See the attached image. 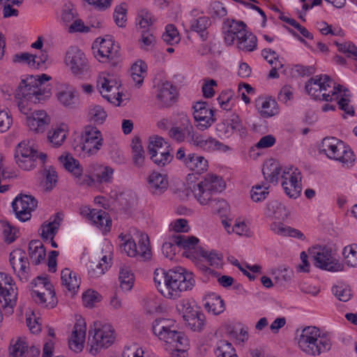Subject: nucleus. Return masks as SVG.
Segmentation results:
<instances>
[{
  "label": "nucleus",
  "mask_w": 357,
  "mask_h": 357,
  "mask_svg": "<svg viewBox=\"0 0 357 357\" xmlns=\"http://www.w3.org/2000/svg\"><path fill=\"white\" fill-rule=\"evenodd\" d=\"M305 90L314 100L331 102L322 107L324 112L333 111L336 107L347 114L353 116L354 108L349 105L350 91L335 82L327 75H318L311 77L305 84Z\"/></svg>",
  "instance_id": "obj_1"
},
{
  "label": "nucleus",
  "mask_w": 357,
  "mask_h": 357,
  "mask_svg": "<svg viewBox=\"0 0 357 357\" xmlns=\"http://www.w3.org/2000/svg\"><path fill=\"white\" fill-rule=\"evenodd\" d=\"M51 77L46 75H31L22 79L16 91L20 99L17 102L22 114L28 115L31 110V102L43 100L51 96V86L45 84Z\"/></svg>",
  "instance_id": "obj_2"
},
{
  "label": "nucleus",
  "mask_w": 357,
  "mask_h": 357,
  "mask_svg": "<svg viewBox=\"0 0 357 357\" xmlns=\"http://www.w3.org/2000/svg\"><path fill=\"white\" fill-rule=\"evenodd\" d=\"M295 340L300 350L308 356H319L331 347L330 335L316 326H308L297 330Z\"/></svg>",
  "instance_id": "obj_3"
},
{
  "label": "nucleus",
  "mask_w": 357,
  "mask_h": 357,
  "mask_svg": "<svg viewBox=\"0 0 357 357\" xmlns=\"http://www.w3.org/2000/svg\"><path fill=\"white\" fill-rule=\"evenodd\" d=\"M153 334L162 342L167 348L172 351L185 354L190 347L189 340L185 334L177 331L173 320L157 319L153 322Z\"/></svg>",
  "instance_id": "obj_4"
},
{
  "label": "nucleus",
  "mask_w": 357,
  "mask_h": 357,
  "mask_svg": "<svg viewBox=\"0 0 357 357\" xmlns=\"http://www.w3.org/2000/svg\"><path fill=\"white\" fill-rule=\"evenodd\" d=\"M195 283L193 274L182 266H176L167 271L165 291L162 295L170 299H176L182 291L192 289Z\"/></svg>",
  "instance_id": "obj_5"
},
{
  "label": "nucleus",
  "mask_w": 357,
  "mask_h": 357,
  "mask_svg": "<svg viewBox=\"0 0 357 357\" xmlns=\"http://www.w3.org/2000/svg\"><path fill=\"white\" fill-rule=\"evenodd\" d=\"M89 352L96 355L102 348H108L114 342V330L112 326L101 321H96L89 330Z\"/></svg>",
  "instance_id": "obj_6"
},
{
  "label": "nucleus",
  "mask_w": 357,
  "mask_h": 357,
  "mask_svg": "<svg viewBox=\"0 0 357 357\" xmlns=\"http://www.w3.org/2000/svg\"><path fill=\"white\" fill-rule=\"evenodd\" d=\"M190 188L197 202L202 205H206L213 199L215 193L225 188V183L220 176L208 174Z\"/></svg>",
  "instance_id": "obj_7"
},
{
  "label": "nucleus",
  "mask_w": 357,
  "mask_h": 357,
  "mask_svg": "<svg viewBox=\"0 0 357 357\" xmlns=\"http://www.w3.org/2000/svg\"><path fill=\"white\" fill-rule=\"evenodd\" d=\"M311 255L314 266L321 270L335 273L342 271L344 268L335 250L330 247H314Z\"/></svg>",
  "instance_id": "obj_8"
},
{
  "label": "nucleus",
  "mask_w": 357,
  "mask_h": 357,
  "mask_svg": "<svg viewBox=\"0 0 357 357\" xmlns=\"http://www.w3.org/2000/svg\"><path fill=\"white\" fill-rule=\"evenodd\" d=\"M120 87L121 82L117 75L107 72H102L99 74L97 88L102 96L114 105H120L122 101Z\"/></svg>",
  "instance_id": "obj_9"
},
{
  "label": "nucleus",
  "mask_w": 357,
  "mask_h": 357,
  "mask_svg": "<svg viewBox=\"0 0 357 357\" xmlns=\"http://www.w3.org/2000/svg\"><path fill=\"white\" fill-rule=\"evenodd\" d=\"M321 151L328 158L338 160L347 166L354 162V155L351 149L336 137H326L322 140Z\"/></svg>",
  "instance_id": "obj_10"
},
{
  "label": "nucleus",
  "mask_w": 357,
  "mask_h": 357,
  "mask_svg": "<svg viewBox=\"0 0 357 357\" xmlns=\"http://www.w3.org/2000/svg\"><path fill=\"white\" fill-rule=\"evenodd\" d=\"M47 155L43 153H38L33 147V142L22 141L18 144L15 151V159L20 168L29 171L36 165L37 160L44 163Z\"/></svg>",
  "instance_id": "obj_11"
},
{
  "label": "nucleus",
  "mask_w": 357,
  "mask_h": 357,
  "mask_svg": "<svg viewBox=\"0 0 357 357\" xmlns=\"http://www.w3.org/2000/svg\"><path fill=\"white\" fill-rule=\"evenodd\" d=\"M31 285V296L36 303L52 308L57 303V298L52 284L47 276H38Z\"/></svg>",
  "instance_id": "obj_12"
},
{
  "label": "nucleus",
  "mask_w": 357,
  "mask_h": 357,
  "mask_svg": "<svg viewBox=\"0 0 357 357\" xmlns=\"http://www.w3.org/2000/svg\"><path fill=\"white\" fill-rule=\"evenodd\" d=\"M121 248L128 257L146 260L151 258V251L147 236H142L137 245L130 234H121Z\"/></svg>",
  "instance_id": "obj_13"
},
{
  "label": "nucleus",
  "mask_w": 357,
  "mask_h": 357,
  "mask_svg": "<svg viewBox=\"0 0 357 357\" xmlns=\"http://www.w3.org/2000/svg\"><path fill=\"white\" fill-rule=\"evenodd\" d=\"M281 186L287 197L294 199L298 198L302 192V174L299 169L292 165L284 167Z\"/></svg>",
  "instance_id": "obj_14"
},
{
  "label": "nucleus",
  "mask_w": 357,
  "mask_h": 357,
  "mask_svg": "<svg viewBox=\"0 0 357 357\" xmlns=\"http://www.w3.org/2000/svg\"><path fill=\"white\" fill-rule=\"evenodd\" d=\"M114 248L109 243H105L96 261L90 260L87 264L88 274L91 278L103 275L112 265Z\"/></svg>",
  "instance_id": "obj_15"
},
{
  "label": "nucleus",
  "mask_w": 357,
  "mask_h": 357,
  "mask_svg": "<svg viewBox=\"0 0 357 357\" xmlns=\"http://www.w3.org/2000/svg\"><path fill=\"white\" fill-rule=\"evenodd\" d=\"M17 287L13 278L5 273H0V303L8 313L11 314L16 305Z\"/></svg>",
  "instance_id": "obj_16"
},
{
  "label": "nucleus",
  "mask_w": 357,
  "mask_h": 357,
  "mask_svg": "<svg viewBox=\"0 0 357 357\" xmlns=\"http://www.w3.org/2000/svg\"><path fill=\"white\" fill-rule=\"evenodd\" d=\"M81 149L88 155L96 154L103 144L101 132L95 126H86L81 135Z\"/></svg>",
  "instance_id": "obj_17"
},
{
  "label": "nucleus",
  "mask_w": 357,
  "mask_h": 357,
  "mask_svg": "<svg viewBox=\"0 0 357 357\" xmlns=\"http://www.w3.org/2000/svg\"><path fill=\"white\" fill-rule=\"evenodd\" d=\"M43 36H38L37 40L31 45L32 48L40 50L38 54L26 52L21 53L15 56L14 61L26 63L29 67L36 69L45 68L48 56L47 52L43 50Z\"/></svg>",
  "instance_id": "obj_18"
},
{
  "label": "nucleus",
  "mask_w": 357,
  "mask_h": 357,
  "mask_svg": "<svg viewBox=\"0 0 357 357\" xmlns=\"http://www.w3.org/2000/svg\"><path fill=\"white\" fill-rule=\"evenodd\" d=\"M189 144L195 146L199 150L208 153L215 151L226 153L230 150L229 146L224 144L215 138L201 134L196 131L190 135Z\"/></svg>",
  "instance_id": "obj_19"
},
{
  "label": "nucleus",
  "mask_w": 357,
  "mask_h": 357,
  "mask_svg": "<svg viewBox=\"0 0 357 357\" xmlns=\"http://www.w3.org/2000/svg\"><path fill=\"white\" fill-rule=\"evenodd\" d=\"M92 49L95 57L100 62L105 63L117 56L119 47L109 36H107L97 38L93 43Z\"/></svg>",
  "instance_id": "obj_20"
},
{
  "label": "nucleus",
  "mask_w": 357,
  "mask_h": 357,
  "mask_svg": "<svg viewBox=\"0 0 357 357\" xmlns=\"http://www.w3.org/2000/svg\"><path fill=\"white\" fill-rule=\"evenodd\" d=\"M64 63L73 75H79L87 68L88 61L81 50L76 46H71L65 54Z\"/></svg>",
  "instance_id": "obj_21"
},
{
  "label": "nucleus",
  "mask_w": 357,
  "mask_h": 357,
  "mask_svg": "<svg viewBox=\"0 0 357 357\" xmlns=\"http://www.w3.org/2000/svg\"><path fill=\"white\" fill-rule=\"evenodd\" d=\"M37 204V200L31 195H19L13 201L12 207L16 218L21 222H26L30 220Z\"/></svg>",
  "instance_id": "obj_22"
},
{
  "label": "nucleus",
  "mask_w": 357,
  "mask_h": 357,
  "mask_svg": "<svg viewBox=\"0 0 357 357\" xmlns=\"http://www.w3.org/2000/svg\"><path fill=\"white\" fill-rule=\"evenodd\" d=\"M247 29V25L243 21L233 19H226L222 24V35L224 41L227 46L233 45L235 41L242 38V34Z\"/></svg>",
  "instance_id": "obj_23"
},
{
  "label": "nucleus",
  "mask_w": 357,
  "mask_h": 357,
  "mask_svg": "<svg viewBox=\"0 0 357 357\" xmlns=\"http://www.w3.org/2000/svg\"><path fill=\"white\" fill-rule=\"evenodd\" d=\"M176 158L182 160L188 169L196 174H202L206 172L208 167V160L204 157L193 153L185 155L183 148L178 149Z\"/></svg>",
  "instance_id": "obj_24"
},
{
  "label": "nucleus",
  "mask_w": 357,
  "mask_h": 357,
  "mask_svg": "<svg viewBox=\"0 0 357 357\" xmlns=\"http://www.w3.org/2000/svg\"><path fill=\"white\" fill-rule=\"evenodd\" d=\"M193 116L201 130L209 128L215 121L213 110L206 102H197L193 106Z\"/></svg>",
  "instance_id": "obj_25"
},
{
  "label": "nucleus",
  "mask_w": 357,
  "mask_h": 357,
  "mask_svg": "<svg viewBox=\"0 0 357 357\" xmlns=\"http://www.w3.org/2000/svg\"><path fill=\"white\" fill-rule=\"evenodd\" d=\"M81 213L86 215L91 223L99 228L104 234L110 231L112 219L107 212L102 210L91 209L90 208L84 207L82 209Z\"/></svg>",
  "instance_id": "obj_26"
},
{
  "label": "nucleus",
  "mask_w": 357,
  "mask_h": 357,
  "mask_svg": "<svg viewBox=\"0 0 357 357\" xmlns=\"http://www.w3.org/2000/svg\"><path fill=\"white\" fill-rule=\"evenodd\" d=\"M86 334V324L83 318L77 319L68 338V347L75 353L81 352L84 347Z\"/></svg>",
  "instance_id": "obj_27"
},
{
  "label": "nucleus",
  "mask_w": 357,
  "mask_h": 357,
  "mask_svg": "<svg viewBox=\"0 0 357 357\" xmlns=\"http://www.w3.org/2000/svg\"><path fill=\"white\" fill-rule=\"evenodd\" d=\"M10 264L13 271L21 281H27L29 272V262L26 254L21 250H14L10 254Z\"/></svg>",
  "instance_id": "obj_28"
},
{
  "label": "nucleus",
  "mask_w": 357,
  "mask_h": 357,
  "mask_svg": "<svg viewBox=\"0 0 357 357\" xmlns=\"http://www.w3.org/2000/svg\"><path fill=\"white\" fill-rule=\"evenodd\" d=\"M243 128L238 116L231 114L216 126V131L220 137L227 138L234 132H239Z\"/></svg>",
  "instance_id": "obj_29"
},
{
  "label": "nucleus",
  "mask_w": 357,
  "mask_h": 357,
  "mask_svg": "<svg viewBox=\"0 0 357 357\" xmlns=\"http://www.w3.org/2000/svg\"><path fill=\"white\" fill-rule=\"evenodd\" d=\"M177 96L176 87L169 82H163L158 86L156 98L161 106H172L176 102Z\"/></svg>",
  "instance_id": "obj_30"
},
{
  "label": "nucleus",
  "mask_w": 357,
  "mask_h": 357,
  "mask_svg": "<svg viewBox=\"0 0 357 357\" xmlns=\"http://www.w3.org/2000/svg\"><path fill=\"white\" fill-rule=\"evenodd\" d=\"M180 120L181 126L172 127L169 130V136L178 142L186 140L189 143L190 135L195 133L193 127L185 114H181Z\"/></svg>",
  "instance_id": "obj_31"
},
{
  "label": "nucleus",
  "mask_w": 357,
  "mask_h": 357,
  "mask_svg": "<svg viewBox=\"0 0 357 357\" xmlns=\"http://www.w3.org/2000/svg\"><path fill=\"white\" fill-rule=\"evenodd\" d=\"M196 10L192 12L194 17L190 22V28L199 35L202 41H206L208 36V29L211 25V20L208 16L203 14L196 16Z\"/></svg>",
  "instance_id": "obj_32"
},
{
  "label": "nucleus",
  "mask_w": 357,
  "mask_h": 357,
  "mask_svg": "<svg viewBox=\"0 0 357 357\" xmlns=\"http://www.w3.org/2000/svg\"><path fill=\"white\" fill-rule=\"evenodd\" d=\"M9 350V357H39L40 353L39 348L29 347L26 342L21 338L12 343Z\"/></svg>",
  "instance_id": "obj_33"
},
{
  "label": "nucleus",
  "mask_w": 357,
  "mask_h": 357,
  "mask_svg": "<svg viewBox=\"0 0 357 357\" xmlns=\"http://www.w3.org/2000/svg\"><path fill=\"white\" fill-rule=\"evenodd\" d=\"M146 181L147 188L153 195L162 194L169 185L167 175L155 171L149 175Z\"/></svg>",
  "instance_id": "obj_34"
},
{
  "label": "nucleus",
  "mask_w": 357,
  "mask_h": 357,
  "mask_svg": "<svg viewBox=\"0 0 357 357\" xmlns=\"http://www.w3.org/2000/svg\"><path fill=\"white\" fill-rule=\"evenodd\" d=\"M256 107L260 115L264 118L272 117L280 112L277 101L270 96L259 97L256 101Z\"/></svg>",
  "instance_id": "obj_35"
},
{
  "label": "nucleus",
  "mask_w": 357,
  "mask_h": 357,
  "mask_svg": "<svg viewBox=\"0 0 357 357\" xmlns=\"http://www.w3.org/2000/svg\"><path fill=\"white\" fill-rule=\"evenodd\" d=\"M50 123V118L44 110H36L26 118L29 129L37 132H43Z\"/></svg>",
  "instance_id": "obj_36"
},
{
  "label": "nucleus",
  "mask_w": 357,
  "mask_h": 357,
  "mask_svg": "<svg viewBox=\"0 0 357 357\" xmlns=\"http://www.w3.org/2000/svg\"><path fill=\"white\" fill-rule=\"evenodd\" d=\"M282 169L278 160L271 158L264 163L262 173L267 182L277 184L279 179H281Z\"/></svg>",
  "instance_id": "obj_37"
},
{
  "label": "nucleus",
  "mask_w": 357,
  "mask_h": 357,
  "mask_svg": "<svg viewBox=\"0 0 357 357\" xmlns=\"http://www.w3.org/2000/svg\"><path fill=\"white\" fill-rule=\"evenodd\" d=\"M89 173L93 174L98 184H109L113 181L114 169L110 166L92 164Z\"/></svg>",
  "instance_id": "obj_38"
},
{
  "label": "nucleus",
  "mask_w": 357,
  "mask_h": 357,
  "mask_svg": "<svg viewBox=\"0 0 357 357\" xmlns=\"http://www.w3.org/2000/svg\"><path fill=\"white\" fill-rule=\"evenodd\" d=\"M68 133V126L64 123L53 126L47 132V139L54 147L60 146L66 140Z\"/></svg>",
  "instance_id": "obj_39"
},
{
  "label": "nucleus",
  "mask_w": 357,
  "mask_h": 357,
  "mask_svg": "<svg viewBox=\"0 0 357 357\" xmlns=\"http://www.w3.org/2000/svg\"><path fill=\"white\" fill-rule=\"evenodd\" d=\"M204 302L206 310L214 315L220 314L225 309L224 301L220 296L215 293L208 294L205 296Z\"/></svg>",
  "instance_id": "obj_40"
},
{
  "label": "nucleus",
  "mask_w": 357,
  "mask_h": 357,
  "mask_svg": "<svg viewBox=\"0 0 357 357\" xmlns=\"http://www.w3.org/2000/svg\"><path fill=\"white\" fill-rule=\"evenodd\" d=\"M176 242L179 248L185 250V254L188 258H195L194 252L197 249L199 239L195 236H189L181 234H176Z\"/></svg>",
  "instance_id": "obj_41"
},
{
  "label": "nucleus",
  "mask_w": 357,
  "mask_h": 357,
  "mask_svg": "<svg viewBox=\"0 0 357 357\" xmlns=\"http://www.w3.org/2000/svg\"><path fill=\"white\" fill-rule=\"evenodd\" d=\"M242 36V38H239L236 41L238 50L245 52H251L257 50V38L254 33L246 29Z\"/></svg>",
  "instance_id": "obj_42"
},
{
  "label": "nucleus",
  "mask_w": 357,
  "mask_h": 357,
  "mask_svg": "<svg viewBox=\"0 0 357 357\" xmlns=\"http://www.w3.org/2000/svg\"><path fill=\"white\" fill-rule=\"evenodd\" d=\"M59 161L65 169L70 172L75 178L80 179L82 174V167L79 161L74 158L69 153L61 155L59 157Z\"/></svg>",
  "instance_id": "obj_43"
},
{
  "label": "nucleus",
  "mask_w": 357,
  "mask_h": 357,
  "mask_svg": "<svg viewBox=\"0 0 357 357\" xmlns=\"http://www.w3.org/2000/svg\"><path fill=\"white\" fill-rule=\"evenodd\" d=\"M62 220L61 215L57 213L53 220L48 222H44L40 227V235L43 241L50 238H54L57 233L61 222Z\"/></svg>",
  "instance_id": "obj_44"
},
{
  "label": "nucleus",
  "mask_w": 357,
  "mask_h": 357,
  "mask_svg": "<svg viewBox=\"0 0 357 357\" xmlns=\"http://www.w3.org/2000/svg\"><path fill=\"white\" fill-rule=\"evenodd\" d=\"M61 279L62 284L70 291H75L80 284L79 275L69 268H64L61 271Z\"/></svg>",
  "instance_id": "obj_45"
},
{
  "label": "nucleus",
  "mask_w": 357,
  "mask_h": 357,
  "mask_svg": "<svg viewBox=\"0 0 357 357\" xmlns=\"http://www.w3.org/2000/svg\"><path fill=\"white\" fill-rule=\"evenodd\" d=\"M130 74L135 85L140 86L143 84L144 79L147 75L146 63L142 60H137L131 66Z\"/></svg>",
  "instance_id": "obj_46"
},
{
  "label": "nucleus",
  "mask_w": 357,
  "mask_h": 357,
  "mask_svg": "<svg viewBox=\"0 0 357 357\" xmlns=\"http://www.w3.org/2000/svg\"><path fill=\"white\" fill-rule=\"evenodd\" d=\"M120 287L123 291H130L135 283V275L128 267L121 268L119 275Z\"/></svg>",
  "instance_id": "obj_47"
},
{
  "label": "nucleus",
  "mask_w": 357,
  "mask_h": 357,
  "mask_svg": "<svg viewBox=\"0 0 357 357\" xmlns=\"http://www.w3.org/2000/svg\"><path fill=\"white\" fill-rule=\"evenodd\" d=\"M177 310L182 315L184 320L199 312V308L193 301L188 299H183L177 305Z\"/></svg>",
  "instance_id": "obj_48"
},
{
  "label": "nucleus",
  "mask_w": 357,
  "mask_h": 357,
  "mask_svg": "<svg viewBox=\"0 0 357 357\" xmlns=\"http://www.w3.org/2000/svg\"><path fill=\"white\" fill-rule=\"evenodd\" d=\"M31 259L35 264H39L45 257V250L39 241H31L29 245Z\"/></svg>",
  "instance_id": "obj_49"
},
{
  "label": "nucleus",
  "mask_w": 357,
  "mask_h": 357,
  "mask_svg": "<svg viewBox=\"0 0 357 357\" xmlns=\"http://www.w3.org/2000/svg\"><path fill=\"white\" fill-rule=\"evenodd\" d=\"M217 357H238L232 344L227 340H219L215 349Z\"/></svg>",
  "instance_id": "obj_50"
},
{
  "label": "nucleus",
  "mask_w": 357,
  "mask_h": 357,
  "mask_svg": "<svg viewBox=\"0 0 357 357\" xmlns=\"http://www.w3.org/2000/svg\"><path fill=\"white\" fill-rule=\"evenodd\" d=\"M162 40L168 45H173L179 43L181 38L176 27L169 24L166 25L165 32L162 34Z\"/></svg>",
  "instance_id": "obj_51"
},
{
  "label": "nucleus",
  "mask_w": 357,
  "mask_h": 357,
  "mask_svg": "<svg viewBox=\"0 0 357 357\" xmlns=\"http://www.w3.org/2000/svg\"><path fill=\"white\" fill-rule=\"evenodd\" d=\"M132 159L135 165L142 167L144 161V151L139 139L136 138L132 142Z\"/></svg>",
  "instance_id": "obj_52"
},
{
  "label": "nucleus",
  "mask_w": 357,
  "mask_h": 357,
  "mask_svg": "<svg viewBox=\"0 0 357 357\" xmlns=\"http://www.w3.org/2000/svg\"><path fill=\"white\" fill-rule=\"evenodd\" d=\"M107 116V112L100 105L93 106L89 112V117L91 121L95 124H102Z\"/></svg>",
  "instance_id": "obj_53"
},
{
  "label": "nucleus",
  "mask_w": 357,
  "mask_h": 357,
  "mask_svg": "<svg viewBox=\"0 0 357 357\" xmlns=\"http://www.w3.org/2000/svg\"><path fill=\"white\" fill-rule=\"evenodd\" d=\"M59 102L66 107H73L76 103L75 91L72 89H67L59 91L57 93Z\"/></svg>",
  "instance_id": "obj_54"
},
{
  "label": "nucleus",
  "mask_w": 357,
  "mask_h": 357,
  "mask_svg": "<svg viewBox=\"0 0 357 357\" xmlns=\"http://www.w3.org/2000/svg\"><path fill=\"white\" fill-rule=\"evenodd\" d=\"M184 321L193 331H201L205 324V316L199 311Z\"/></svg>",
  "instance_id": "obj_55"
},
{
  "label": "nucleus",
  "mask_w": 357,
  "mask_h": 357,
  "mask_svg": "<svg viewBox=\"0 0 357 357\" xmlns=\"http://www.w3.org/2000/svg\"><path fill=\"white\" fill-rule=\"evenodd\" d=\"M342 255L348 266L351 267L357 266V244L345 246Z\"/></svg>",
  "instance_id": "obj_56"
},
{
  "label": "nucleus",
  "mask_w": 357,
  "mask_h": 357,
  "mask_svg": "<svg viewBox=\"0 0 357 357\" xmlns=\"http://www.w3.org/2000/svg\"><path fill=\"white\" fill-rule=\"evenodd\" d=\"M269 187L266 185L257 184L252 187L250 190V197L255 202H259L264 200L268 196Z\"/></svg>",
  "instance_id": "obj_57"
},
{
  "label": "nucleus",
  "mask_w": 357,
  "mask_h": 357,
  "mask_svg": "<svg viewBox=\"0 0 357 357\" xmlns=\"http://www.w3.org/2000/svg\"><path fill=\"white\" fill-rule=\"evenodd\" d=\"M233 91L231 90L222 91L218 96L217 100L220 108L225 111L231 109L234 105Z\"/></svg>",
  "instance_id": "obj_58"
},
{
  "label": "nucleus",
  "mask_w": 357,
  "mask_h": 357,
  "mask_svg": "<svg viewBox=\"0 0 357 357\" xmlns=\"http://www.w3.org/2000/svg\"><path fill=\"white\" fill-rule=\"evenodd\" d=\"M176 234L172 235L167 241L162 243V252L163 255L170 259H172L178 251V245L176 242Z\"/></svg>",
  "instance_id": "obj_59"
},
{
  "label": "nucleus",
  "mask_w": 357,
  "mask_h": 357,
  "mask_svg": "<svg viewBox=\"0 0 357 357\" xmlns=\"http://www.w3.org/2000/svg\"><path fill=\"white\" fill-rule=\"evenodd\" d=\"M332 291L334 296L342 302L348 301L351 297L350 288L344 284L334 285L332 288Z\"/></svg>",
  "instance_id": "obj_60"
},
{
  "label": "nucleus",
  "mask_w": 357,
  "mask_h": 357,
  "mask_svg": "<svg viewBox=\"0 0 357 357\" xmlns=\"http://www.w3.org/2000/svg\"><path fill=\"white\" fill-rule=\"evenodd\" d=\"M149 155L153 162L158 166H165L166 164L170 162L173 158L169 151L166 149L158 151Z\"/></svg>",
  "instance_id": "obj_61"
},
{
  "label": "nucleus",
  "mask_w": 357,
  "mask_h": 357,
  "mask_svg": "<svg viewBox=\"0 0 357 357\" xmlns=\"http://www.w3.org/2000/svg\"><path fill=\"white\" fill-rule=\"evenodd\" d=\"M114 20L117 26L124 27L127 22V5L121 3L115 8Z\"/></svg>",
  "instance_id": "obj_62"
},
{
  "label": "nucleus",
  "mask_w": 357,
  "mask_h": 357,
  "mask_svg": "<svg viewBox=\"0 0 357 357\" xmlns=\"http://www.w3.org/2000/svg\"><path fill=\"white\" fill-rule=\"evenodd\" d=\"M101 295L96 291L88 289L82 294V301L85 307H93L96 303L101 301Z\"/></svg>",
  "instance_id": "obj_63"
},
{
  "label": "nucleus",
  "mask_w": 357,
  "mask_h": 357,
  "mask_svg": "<svg viewBox=\"0 0 357 357\" xmlns=\"http://www.w3.org/2000/svg\"><path fill=\"white\" fill-rule=\"evenodd\" d=\"M231 231L238 236H248L250 233L248 222L241 218H237L231 228Z\"/></svg>",
  "instance_id": "obj_64"
}]
</instances>
